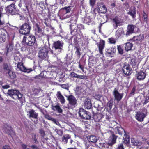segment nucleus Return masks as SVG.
<instances>
[{
  "label": "nucleus",
  "mask_w": 149,
  "mask_h": 149,
  "mask_svg": "<svg viewBox=\"0 0 149 149\" xmlns=\"http://www.w3.org/2000/svg\"><path fill=\"white\" fill-rule=\"evenodd\" d=\"M32 149H39L35 145H32L30 146Z\"/></svg>",
  "instance_id": "nucleus-64"
},
{
  "label": "nucleus",
  "mask_w": 149,
  "mask_h": 149,
  "mask_svg": "<svg viewBox=\"0 0 149 149\" xmlns=\"http://www.w3.org/2000/svg\"><path fill=\"white\" fill-rule=\"evenodd\" d=\"M61 87L64 89H65L68 90L69 87V84H61Z\"/></svg>",
  "instance_id": "nucleus-50"
},
{
  "label": "nucleus",
  "mask_w": 149,
  "mask_h": 149,
  "mask_svg": "<svg viewBox=\"0 0 149 149\" xmlns=\"http://www.w3.org/2000/svg\"><path fill=\"white\" fill-rule=\"evenodd\" d=\"M39 132L41 135L43 136H44L45 135V132L43 130H40Z\"/></svg>",
  "instance_id": "nucleus-63"
},
{
  "label": "nucleus",
  "mask_w": 149,
  "mask_h": 149,
  "mask_svg": "<svg viewBox=\"0 0 149 149\" xmlns=\"http://www.w3.org/2000/svg\"><path fill=\"white\" fill-rule=\"evenodd\" d=\"M109 42L111 44H115L116 43V41L113 38H111L109 39Z\"/></svg>",
  "instance_id": "nucleus-59"
},
{
  "label": "nucleus",
  "mask_w": 149,
  "mask_h": 149,
  "mask_svg": "<svg viewBox=\"0 0 149 149\" xmlns=\"http://www.w3.org/2000/svg\"><path fill=\"white\" fill-rule=\"evenodd\" d=\"M77 25L76 24H71L70 25V28L71 30V33L72 35H76L77 32Z\"/></svg>",
  "instance_id": "nucleus-22"
},
{
  "label": "nucleus",
  "mask_w": 149,
  "mask_h": 149,
  "mask_svg": "<svg viewBox=\"0 0 149 149\" xmlns=\"http://www.w3.org/2000/svg\"><path fill=\"white\" fill-rule=\"evenodd\" d=\"M144 37L143 35H139L136 36H134L132 40L133 41L137 40L141 42L143 39Z\"/></svg>",
  "instance_id": "nucleus-31"
},
{
  "label": "nucleus",
  "mask_w": 149,
  "mask_h": 149,
  "mask_svg": "<svg viewBox=\"0 0 149 149\" xmlns=\"http://www.w3.org/2000/svg\"><path fill=\"white\" fill-rule=\"evenodd\" d=\"M57 98L60 101L61 104H63L65 102V100L64 97L61 95L60 92H57Z\"/></svg>",
  "instance_id": "nucleus-32"
},
{
  "label": "nucleus",
  "mask_w": 149,
  "mask_h": 149,
  "mask_svg": "<svg viewBox=\"0 0 149 149\" xmlns=\"http://www.w3.org/2000/svg\"><path fill=\"white\" fill-rule=\"evenodd\" d=\"M32 139L33 140L34 143L36 144H38V142L37 140L36 135H34V136H32Z\"/></svg>",
  "instance_id": "nucleus-52"
},
{
  "label": "nucleus",
  "mask_w": 149,
  "mask_h": 149,
  "mask_svg": "<svg viewBox=\"0 0 149 149\" xmlns=\"http://www.w3.org/2000/svg\"><path fill=\"white\" fill-rule=\"evenodd\" d=\"M48 51V47L47 45H44L39 51L38 53V57L42 59H47L48 58L47 54Z\"/></svg>",
  "instance_id": "nucleus-2"
},
{
  "label": "nucleus",
  "mask_w": 149,
  "mask_h": 149,
  "mask_svg": "<svg viewBox=\"0 0 149 149\" xmlns=\"http://www.w3.org/2000/svg\"><path fill=\"white\" fill-rule=\"evenodd\" d=\"M61 11H62L63 13L66 14L70 11L71 8L70 6L65 7L61 9Z\"/></svg>",
  "instance_id": "nucleus-36"
},
{
  "label": "nucleus",
  "mask_w": 149,
  "mask_h": 149,
  "mask_svg": "<svg viewBox=\"0 0 149 149\" xmlns=\"http://www.w3.org/2000/svg\"><path fill=\"white\" fill-rule=\"evenodd\" d=\"M118 137L117 136L115 135L113 132L111 136L110 137L111 139L109 141L110 146H112L113 145L116 143Z\"/></svg>",
  "instance_id": "nucleus-16"
},
{
  "label": "nucleus",
  "mask_w": 149,
  "mask_h": 149,
  "mask_svg": "<svg viewBox=\"0 0 149 149\" xmlns=\"http://www.w3.org/2000/svg\"><path fill=\"white\" fill-rule=\"evenodd\" d=\"M70 76L72 78L75 77L78 78V75L74 72H72L70 74Z\"/></svg>",
  "instance_id": "nucleus-55"
},
{
  "label": "nucleus",
  "mask_w": 149,
  "mask_h": 149,
  "mask_svg": "<svg viewBox=\"0 0 149 149\" xmlns=\"http://www.w3.org/2000/svg\"><path fill=\"white\" fill-rule=\"evenodd\" d=\"M44 117L46 119H48L49 120L52 121H53L56 124V120L54 118L51 117L49 114H45L44 116Z\"/></svg>",
  "instance_id": "nucleus-37"
},
{
  "label": "nucleus",
  "mask_w": 149,
  "mask_h": 149,
  "mask_svg": "<svg viewBox=\"0 0 149 149\" xmlns=\"http://www.w3.org/2000/svg\"><path fill=\"white\" fill-rule=\"evenodd\" d=\"M136 87L135 86H134L131 92L130 93V95H132L134 94V93L136 90Z\"/></svg>",
  "instance_id": "nucleus-61"
},
{
  "label": "nucleus",
  "mask_w": 149,
  "mask_h": 149,
  "mask_svg": "<svg viewBox=\"0 0 149 149\" xmlns=\"http://www.w3.org/2000/svg\"><path fill=\"white\" fill-rule=\"evenodd\" d=\"M135 26L133 25H128L127 29V32L126 33V35L127 36L130 34H132L134 32V31Z\"/></svg>",
  "instance_id": "nucleus-20"
},
{
  "label": "nucleus",
  "mask_w": 149,
  "mask_h": 149,
  "mask_svg": "<svg viewBox=\"0 0 149 149\" xmlns=\"http://www.w3.org/2000/svg\"><path fill=\"white\" fill-rule=\"evenodd\" d=\"M112 22L113 23V25L115 24V28H116L118 25L121 23V19L120 18L117 16L115 17L112 19Z\"/></svg>",
  "instance_id": "nucleus-18"
},
{
  "label": "nucleus",
  "mask_w": 149,
  "mask_h": 149,
  "mask_svg": "<svg viewBox=\"0 0 149 149\" xmlns=\"http://www.w3.org/2000/svg\"><path fill=\"white\" fill-rule=\"evenodd\" d=\"M31 26L29 23H25L20 26L19 30L20 34L26 35L29 34L30 32Z\"/></svg>",
  "instance_id": "nucleus-4"
},
{
  "label": "nucleus",
  "mask_w": 149,
  "mask_h": 149,
  "mask_svg": "<svg viewBox=\"0 0 149 149\" xmlns=\"http://www.w3.org/2000/svg\"><path fill=\"white\" fill-rule=\"evenodd\" d=\"M7 94L12 98L15 100L18 99L21 101V103L23 102L21 101L22 95L18 90L11 89L8 91Z\"/></svg>",
  "instance_id": "nucleus-1"
},
{
  "label": "nucleus",
  "mask_w": 149,
  "mask_h": 149,
  "mask_svg": "<svg viewBox=\"0 0 149 149\" xmlns=\"http://www.w3.org/2000/svg\"><path fill=\"white\" fill-rule=\"evenodd\" d=\"M122 70L124 74L127 76L130 75L132 72V70L128 65L124 66L122 68Z\"/></svg>",
  "instance_id": "nucleus-12"
},
{
  "label": "nucleus",
  "mask_w": 149,
  "mask_h": 149,
  "mask_svg": "<svg viewBox=\"0 0 149 149\" xmlns=\"http://www.w3.org/2000/svg\"><path fill=\"white\" fill-rule=\"evenodd\" d=\"M70 138V136L69 134H67L65 136H63L62 137V140L63 141L64 140L67 141L68 139Z\"/></svg>",
  "instance_id": "nucleus-46"
},
{
  "label": "nucleus",
  "mask_w": 149,
  "mask_h": 149,
  "mask_svg": "<svg viewBox=\"0 0 149 149\" xmlns=\"http://www.w3.org/2000/svg\"><path fill=\"white\" fill-rule=\"evenodd\" d=\"M6 32L4 31L0 32V40L1 42H4L6 40Z\"/></svg>",
  "instance_id": "nucleus-26"
},
{
  "label": "nucleus",
  "mask_w": 149,
  "mask_h": 149,
  "mask_svg": "<svg viewBox=\"0 0 149 149\" xmlns=\"http://www.w3.org/2000/svg\"><path fill=\"white\" fill-rule=\"evenodd\" d=\"M35 26L37 28L38 33H40L42 32V29L40 28L38 24H35Z\"/></svg>",
  "instance_id": "nucleus-48"
},
{
  "label": "nucleus",
  "mask_w": 149,
  "mask_h": 149,
  "mask_svg": "<svg viewBox=\"0 0 149 149\" xmlns=\"http://www.w3.org/2000/svg\"><path fill=\"white\" fill-rule=\"evenodd\" d=\"M3 68L5 71H8V72L11 70L10 66L6 63L4 64Z\"/></svg>",
  "instance_id": "nucleus-42"
},
{
  "label": "nucleus",
  "mask_w": 149,
  "mask_h": 149,
  "mask_svg": "<svg viewBox=\"0 0 149 149\" xmlns=\"http://www.w3.org/2000/svg\"><path fill=\"white\" fill-rule=\"evenodd\" d=\"M113 100L112 99H111L108 102L107 104V106L109 107V109L111 110L112 108L113 105Z\"/></svg>",
  "instance_id": "nucleus-41"
},
{
  "label": "nucleus",
  "mask_w": 149,
  "mask_h": 149,
  "mask_svg": "<svg viewBox=\"0 0 149 149\" xmlns=\"http://www.w3.org/2000/svg\"><path fill=\"white\" fill-rule=\"evenodd\" d=\"M133 46V44L130 42H127L125 44V49L127 51H128L131 49Z\"/></svg>",
  "instance_id": "nucleus-35"
},
{
  "label": "nucleus",
  "mask_w": 149,
  "mask_h": 149,
  "mask_svg": "<svg viewBox=\"0 0 149 149\" xmlns=\"http://www.w3.org/2000/svg\"><path fill=\"white\" fill-rule=\"evenodd\" d=\"M103 146L102 148V149H107L109 148V146H110V145H109V142H108V143H104V144H103Z\"/></svg>",
  "instance_id": "nucleus-47"
},
{
  "label": "nucleus",
  "mask_w": 149,
  "mask_h": 149,
  "mask_svg": "<svg viewBox=\"0 0 149 149\" xmlns=\"http://www.w3.org/2000/svg\"><path fill=\"white\" fill-rule=\"evenodd\" d=\"M115 99L117 101H120L123 97V94L120 93L115 88L113 92Z\"/></svg>",
  "instance_id": "nucleus-14"
},
{
  "label": "nucleus",
  "mask_w": 149,
  "mask_h": 149,
  "mask_svg": "<svg viewBox=\"0 0 149 149\" xmlns=\"http://www.w3.org/2000/svg\"><path fill=\"white\" fill-rule=\"evenodd\" d=\"M75 48L76 49V54H77L79 57H80L81 55L80 52V49L76 46H75Z\"/></svg>",
  "instance_id": "nucleus-45"
},
{
  "label": "nucleus",
  "mask_w": 149,
  "mask_h": 149,
  "mask_svg": "<svg viewBox=\"0 0 149 149\" xmlns=\"http://www.w3.org/2000/svg\"><path fill=\"white\" fill-rule=\"evenodd\" d=\"M88 141L92 143H95L97 142V139L96 137L94 135H91L88 138Z\"/></svg>",
  "instance_id": "nucleus-33"
},
{
  "label": "nucleus",
  "mask_w": 149,
  "mask_h": 149,
  "mask_svg": "<svg viewBox=\"0 0 149 149\" xmlns=\"http://www.w3.org/2000/svg\"><path fill=\"white\" fill-rule=\"evenodd\" d=\"M78 78H80L82 79H87V77L86 75H78Z\"/></svg>",
  "instance_id": "nucleus-58"
},
{
  "label": "nucleus",
  "mask_w": 149,
  "mask_h": 149,
  "mask_svg": "<svg viewBox=\"0 0 149 149\" xmlns=\"http://www.w3.org/2000/svg\"><path fill=\"white\" fill-rule=\"evenodd\" d=\"M131 141L132 145L134 146H139L141 143L138 141V140H136L134 138H132Z\"/></svg>",
  "instance_id": "nucleus-38"
},
{
  "label": "nucleus",
  "mask_w": 149,
  "mask_h": 149,
  "mask_svg": "<svg viewBox=\"0 0 149 149\" xmlns=\"http://www.w3.org/2000/svg\"><path fill=\"white\" fill-rule=\"evenodd\" d=\"M77 27L80 31L84 29V26L81 24H78L77 26Z\"/></svg>",
  "instance_id": "nucleus-51"
},
{
  "label": "nucleus",
  "mask_w": 149,
  "mask_h": 149,
  "mask_svg": "<svg viewBox=\"0 0 149 149\" xmlns=\"http://www.w3.org/2000/svg\"><path fill=\"white\" fill-rule=\"evenodd\" d=\"M123 29L122 28H120L116 31V34L117 36L119 37L123 34Z\"/></svg>",
  "instance_id": "nucleus-40"
},
{
  "label": "nucleus",
  "mask_w": 149,
  "mask_h": 149,
  "mask_svg": "<svg viewBox=\"0 0 149 149\" xmlns=\"http://www.w3.org/2000/svg\"><path fill=\"white\" fill-rule=\"evenodd\" d=\"M98 10L99 13H105L107 11V9L104 5H102L100 7H98Z\"/></svg>",
  "instance_id": "nucleus-25"
},
{
  "label": "nucleus",
  "mask_w": 149,
  "mask_h": 149,
  "mask_svg": "<svg viewBox=\"0 0 149 149\" xmlns=\"http://www.w3.org/2000/svg\"><path fill=\"white\" fill-rule=\"evenodd\" d=\"M46 81L48 82V83H52V81L53 80V79L51 77H46Z\"/></svg>",
  "instance_id": "nucleus-57"
},
{
  "label": "nucleus",
  "mask_w": 149,
  "mask_h": 149,
  "mask_svg": "<svg viewBox=\"0 0 149 149\" xmlns=\"http://www.w3.org/2000/svg\"><path fill=\"white\" fill-rule=\"evenodd\" d=\"M78 16L76 15H74L72 16L71 19L72 20L76 21L78 19Z\"/></svg>",
  "instance_id": "nucleus-54"
},
{
  "label": "nucleus",
  "mask_w": 149,
  "mask_h": 149,
  "mask_svg": "<svg viewBox=\"0 0 149 149\" xmlns=\"http://www.w3.org/2000/svg\"><path fill=\"white\" fill-rule=\"evenodd\" d=\"M17 67L19 70L25 72L29 73L33 70L31 68H27L23 65V63L21 62L18 63Z\"/></svg>",
  "instance_id": "nucleus-10"
},
{
  "label": "nucleus",
  "mask_w": 149,
  "mask_h": 149,
  "mask_svg": "<svg viewBox=\"0 0 149 149\" xmlns=\"http://www.w3.org/2000/svg\"><path fill=\"white\" fill-rule=\"evenodd\" d=\"M13 44L12 42H9V45H8L6 48L7 50V52L6 53V55H7L13 49Z\"/></svg>",
  "instance_id": "nucleus-29"
},
{
  "label": "nucleus",
  "mask_w": 149,
  "mask_h": 149,
  "mask_svg": "<svg viewBox=\"0 0 149 149\" xmlns=\"http://www.w3.org/2000/svg\"><path fill=\"white\" fill-rule=\"evenodd\" d=\"M8 73L11 79H13L16 77L15 73L11 70L8 72Z\"/></svg>",
  "instance_id": "nucleus-39"
},
{
  "label": "nucleus",
  "mask_w": 149,
  "mask_h": 149,
  "mask_svg": "<svg viewBox=\"0 0 149 149\" xmlns=\"http://www.w3.org/2000/svg\"><path fill=\"white\" fill-rule=\"evenodd\" d=\"M93 118L95 121L99 122L104 118V116L101 113L96 114L94 115Z\"/></svg>",
  "instance_id": "nucleus-23"
},
{
  "label": "nucleus",
  "mask_w": 149,
  "mask_h": 149,
  "mask_svg": "<svg viewBox=\"0 0 149 149\" xmlns=\"http://www.w3.org/2000/svg\"><path fill=\"white\" fill-rule=\"evenodd\" d=\"M116 49L114 48H110L106 49L105 55L107 56L113 57L114 56V54Z\"/></svg>",
  "instance_id": "nucleus-13"
},
{
  "label": "nucleus",
  "mask_w": 149,
  "mask_h": 149,
  "mask_svg": "<svg viewBox=\"0 0 149 149\" xmlns=\"http://www.w3.org/2000/svg\"><path fill=\"white\" fill-rule=\"evenodd\" d=\"M44 76L43 73L41 72L39 75L36 76L35 77V78L40 79V78H43Z\"/></svg>",
  "instance_id": "nucleus-53"
},
{
  "label": "nucleus",
  "mask_w": 149,
  "mask_h": 149,
  "mask_svg": "<svg viewBox=\"0 0 149 149\" xmlns=\"http://www.w3.org/2000/svg\"><path fill=\"white\" fill-rule=\"evenodd\" d=\"M29 118L35 124H37L38 123V113L36 112L33 109H31L29 112Z\"/></svg>",
  "instance_id": "nucleus-6"
},
{
  "label": "nucleus",
  "mask_w": 149,
  "mask_h": 149,
  "mask_svg": "<svg viewBox=\"0 0 149 149\" xmlns=\"http://www.w3.org/2000/svg\"><path fill=\"white\" fill-rule=\"evenodd\" d=\"M146 76V74L144 72L141 71L138 74L137 79L139 80H143Z\"/></svg>",
  "instance_id": "nucleus-27"
},
{
  "label": "nucleus",
  "mask_w": 149,
  "mask_h": 149,
  "mask_svg": "<svg viewBox=\"0 0 149 149\" xmlns=\"http://www.w3.org/2000/svg\"><path fill=\"white\" fill-rule=\"evenodd\" d=\"M142 19L144 22H147L148 21V15L144 11H143Z\"/></svg>",
  "instance_id": "nucleus-43"
},
{
  "label": "nucleus",
  "mask_w": 149,
  "mask_h": 149,
  "mask_svg": "<svg viewBox=\"0 0 149 149\" xmlns=\"http://www.w3.org/2000/svg\"><path fill=\"white\" fill-rule=\"evenodd\" d=\"M79 34H77L76 36H74L72 37V39H73V44L75 45H76L78 43L79 39H81Z\"/></svg>",
  "instance_id": "nucleus-24"
},
{
  "label": "nucleus",
  "mask_w": 149,
  "mask_h": 149,
  "mask_svg": "<svg viewBox=\"0 0 149 149\" xmlns=\"http://www.w3.org/2000/svg\"><path fill=\"white\" fill-rule=\"evenodd\" d=\"M84 106L87 109H90L91 108L92 105L90 99L87 98L85 100Z\"/></svg>",
  "instance_id": "nucleus-21"
},
{
  "label": "nucleus",
  "mask_w": 149,
  "mask_h": 149,
  "mask_svg": "<svg viewBox=\"0 0 149 149\" xmlns=\"http://www.w3.org/2000/svg\"><path fill=\"white\" fill-rule=\"evenodd\" d=\"M3 129L4 132L8 134H10L12 133L13 132V129L12 127L7 124L4 125Z\"/></svg>",
  "instance_id": "nucleus-17"
},
{
  "label": "nucleus",
  "mask_w": 149,
  "mask_h": 149,
  "mask_svg": "<svg viewBox=\"0 0 149 149\" xmlns=\"http://www.w3.org/2000/svg\"><path fill=\"white\" fill-rule=\"evenodd\" d=\"M118 49L119 53L120 54H123V50L120 46L118 47Z\"/></svg>",
  "instance_id": "nucleus-56"
},
{
  "label": "nucleus",
  "mask_w": 149,
  "mask_h": 149,
  "mask_svg": "<svg viewBox=\"0 0 149 149\" xmlns=\"http://www.w3.org/2000/svg\"><path fill=\"white\" fill-rule=\"evenodd\" d=\"M96 0H90V4L91 6L93 8L95 5Z\"/></svg>",
  "instance_id": "nucleus-49"
},
{
  "label": "nucleus",
  "mask_w": 149,
  "mask_h": 149,
  "mask_svg": "<svg viewBox=\"0 0 149 149\" xmlns=\"http://www.w3.org/2000/svg\"><path fill=\"white\" fill-rule=\"evenodd\" d=\"M36 38L33 36H30L28 38L25 36H24L23 38V40L22 41L23 44L25 43L27 45L29 46L33 45L36 43Z\"/></svg>",
  "instance_id": "nucleus-3"
},
{
  "label": "nucleus",
  "mask_w": 149,
  "mask_h": 149,
  "mask_svg": "<svg viewBox=\"0 0 149 149\" xmlns=\"http://www.w3.org/2000/svg\"><path fill=\"white\" fill-rule=\"evenodd\" d=\"M115 130L116 133H118L120 135H122L123 131H125L120 126V127H117L115 128Z\"/></svg>",
  "instance_id": "nucleus-30"
},
{
  "label": "nucleus",
  "mask_w": 149,
  "mask_h": 149,
  "mask_svg": "<svg viewBox=\"0 0 149 149\" xmlns=\"http://www.w3.org/2000/svg\"><path fill=\"white\" fill-rule=\"evenodd\" d=\"M91 21V19L88 17H85L84 19V22L88 24H89Z\"/></svg>",
  "instance_id": "nucleus-44"
},
{
  "label": "nucleus",
  "mask_w": 149,
  "mask_h": 149,
  "mask_svg": "<svg viewBox=\"0 0 149 149\" xmlns=\"http://www.w3.org/2000/svg\"><path fill=\"white\" fill-rule=\"evenodd\" d=\"M105 42L103 40H100V42L99 45V52L100 54H102V50L104 47Z\"/></svg>",
  "instance_id": "nucleus-28"
},
{
  "label": "nucleus",
  "mask_w": 149,
  "mask_h": 149,
  "mask_svg": "<svg viewBox=\"0 0 149 149\" xmlns=\"http://www.w3.org/2000/svg\"><path fill=\"white\" fill-rule=\"evenodd\" d=\"M51 107L52 110L54 111H57L58 113H61L63 112V110L59 106V104L57 103L55 106L52 105Z\"/></svg>",
  "instance_id": "nucleus-19"
},
{
  "label": "nucleus",
  "mask_w": 149,
  "mask_h": 149,
  "mask_svg": "<svg viewBox=\"0 0 149 149\" xmlns=\"http://www.w3.org/2000/svg\"><path fill=\"white\" fill-rule=\"evenodd\" d=\"M143 112H138L136 116V118L137 120L139 121H143L144 119L147 115V110L146 109H143Z\"/></svg>",
  "instance_id": "nucleus-9"
},
{
  "label": "nucleus",
  "mask_w": 149,
  "mask_h": 149,
  "mask_svg": "<svg viewBox=\"0 0 149 149\" xmlns=\"http://www.w3.org/2000/svg\"><path fill=\"white\" fill-rule=\"evenodd\" d=\"M68 100L69 102V104L71 106H74L77 104V100L75 97L72 95L68 96Z\"/></svg>",
  "instance_id": "nucleus-15"
},
{
  "label": "nucleus",
  "mask_w": 149,
  "mask_h": 149,
  "mask_svg": "<svg viewBox=\"0 0 149 149\" xmlns=\"http://www.w3.org/2000/svg\"><path fill=\"white\" fill-rule=\"evenodd\" d=\"M57 134L61 136H62L63 134V132L62 130L61 129L58 130L57 131Z\"/></svg>",
  "instance_id": "nucleus-62"
},
{
  "label": "nucleus",
  "mask_w": 149,
  "mask_h": 149,
  "mask_svg": "<svg viewBox=\"0 0 149 149\" xmlns=\"http://www.w3.org/2000/svg\"><path fill=\"white\" fill-rule=\"evenodd\" d=\"M6 12L13 15L19 14V10L17 9L15 4L12 3L8 6L5 8Z\"/></svg>",
  "instance_id": "nucleus-5"
},
{
  "label": "nucleus",
  "mask_w": 149,
  "mask_h": 149,
  "mask_svg": "<svg viewBox=\"0 0 149 149\" xmlns=\"http://www.w3.org/2000/svg\"><path fill=\"white\" fill-rule=\"evenodd\" d=\"M64 43L61 41H58L54 42L53 44V47L57 52V54H59L62 52Z\"/></svg>",
  "instance_id": "nucleus-7"
},
{
  "label": "nucleus",
  "mask_w": 149,
  "mask_h": 149,
  "mask_svg": "<svg viewBox=\"0 0 149 149\" xmlns=\"http://www.w3.org/2000/svg\"><path fill=\"white\" fill-rule=\"evenodd\" d=\"M129 134V133L128 132H127L125 131H124L122 143L126 145H128L129 144L130 136Z\"/></svg>",
  "instance_id": "nucleus-11"
},
{
  "label": "nucleus",
  "mask_w": 149,
  "mask_h": 149,
  "mask_svg": "<svg viewBox=\"0 0 149 149\" xmlns=\"http://www.w3.org/2000/svg\"><path fill=\"white\" fill-rule=\"evenodd\" d=\"M116 149H125L124 148L123 144L121 143L119 144Z\"/></svg>",
  "instance_id": "nucleus-60"
},
{
  "label": "nucleus",
  "mask_w": 149,
  "mask_h": 149,
  "mask_svg": "<svg viewBox=\"0 0 149 149\" xmlns=\"http://www.w3.org/2000/svg\"><path fill=\"white\" fill-rule=\"evenodd\" d=\"M78 113L80 116L83 119L89 120L91 118V113L83 108H80Z\"/></svg>",
  "instance_id": "nucleus-8"
},
{
  "label": "nucleus",
  "mask_w": 149,
  "mask_h": 149,
  "mask_svg": "<svg viewBox=\"0 0 149 149\" xmlns=\"http://www.w3.org/2000/svg\"><path fill=\"white\" fill-rule=\"evenodd\" d=\"M136 13V9L134 7H133V9H131L128 12V14L131 15L133 18L135 17Z\"/></svg>",
  "instance_id": "nucleus-34"
}]
</instances>
